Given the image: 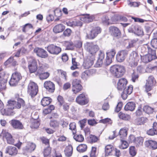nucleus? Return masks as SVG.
<instances>
[{
    "instance_id": "nucleus-1",
    "label": "nucleus",
    "mask_w": 157,
    "mask_h": 157,
    "mask_svg": "<svg viewBox=\"0 0 157 157\" xmlns=\"http://www.w3.org/2000/svg\"><path fill=\"white\" fill-rule=\"evenodd\" d=\"M16 100H10L8 101V104L6 105V109L4 110V105L2 102L0 100V110L1 113L3 111L5 114L11 115L13 113V110L15 108L19 109L21 106L25 105L24 101L21 98H16Z\"/></svg>"
},
{
    "instance_id": "nucleus-2",
    "label": "nucleus",
    "mask_w": 157,
    "mask_h": 157,
    "mask_svg": "<svg viewBox=\"0 0 157 157\" xmlns=\"http://www.w3.org/2000/svg\"><path fill=\"white\" fill-rule=\"evenodd\" d=\"M127 83V81L126 79L122 78L119 79L117 83V90L121 91L123 90L121 97L124 100L126 99L128 95L132 93L133 90V86L131 85L126 87Z\"/></svg>"
},
{
    "instance_id": "nucleus-3",
    "label": "nucleus",
    "mask_w": 157,
    "mask_h": 157,
    "mask_svg": "<svg viewBox=\"0 0 157 157\" xmlns=\"http://www.w3.org/2000/svg\"><path fill=\"white\" fill-rule=\"evenodd\" d=\"M84 48L90 54L89 56L94 57L96 53L99 49L98 45L93 42L86 43L84 44Z\"/></svg>"
},
{
    "instance_id": "nucleus-4",
    "label": "nucleus",
    "mask_w": 157,
    "mask_h": 157,
    "mask_svg": "<svg viewBox=\"0 0 157 157\" xmlns=\"http://www.w3.org/2000/svg\"><path fill=\"white\" fill-rule=\"evenodd\" d=\"M110 71L115 77L119 78L124 75L125 71L124 66L115 65L110 67Z\"/></svg>"
},
{
    "instance_id": "nucleus-5",
    "label": "nucleus",
    "mask_w": 157,
    "mask_h": 157,
    "mask_svg": "<svg viewBox=\"0 0 157 157\" xmlns=\"http://www.w3.org/2000/svg\"><path fill=\"white\" fill-rule=\"evenodd\" d=\"M148 54L141 56L142 61L144 63H147L157 58L155 50L150 48H148Z\"/></svg>"
},
{
    "instance_id": "nucleus-6",
    "label": "nucleus",
    "mask_w": 157,
    "mask_h": 157,
    "mask_svg": "<svg viewBox=\"0 0 157 157\" xmlns=\"http://www.w3.org/2000/svg\"><path fill=\"white\" fill-rule=\"evenodd\" d=\"M28 92L32 98L34 97L38 93V86L37 85L33 82H30L28 86Z\"/></svg>"
},
{
    "instance_id": "nucleus-7",
    "label": "nucleus",
    "mask_w": 157,
    "mask_h": 157,
    "mask_svg": "<svg viewBox=\"0 0 157 157\" xmlns=\"http://www.w3.org/2000/svg\"><path fill=\"white\" fill-rule=\"evenodd\" d=\"M21 78L22 76L21 74L18 72H15L12 75L11 78L9 82V84L11 86H15Z\"/></svg>"
},
{
    "instance_id": "nucleus-8",
    "label": "nucleus",
    "mask_w": 157,
    "mask_h": 157,
    "mask_svg": "<svg viewBox=\"0 0 157 157\" xmlns=\"http://www.w3.org/2000/svg\"><path fill=\"white\" fill-rule=\"evenodd\" d=\"M156 82V81L152 75L149 76L146 80V83L145 86V91L147 92L151 90Z\"/></svg>"
},
{
    "instance_id": "nucleus-9",
    "label": "nucleus",
    "mask_w": 157,
    "mask_h": 157,
    "mask_svg": "<svg viewBox=\"0 0 157 157\" xmlns=\"http://www.w3.org/2000/svg\"><path fill=\"white\" fill-rule=\"evenodd\" d=\"M28 68L30 73H35L37 70V63L36 59L33 58L29 59L28 62Z\"/></svg>"
},
{
    "instance_id": "nucleus-10",
    "label": "nucleus",
    "mask_w": 157,
    "mask_h": 157,
    "mask_svg": "<svg viewBox=\"0 0 157 157\" xmlns=\"http://www.w3.org/2000/svg\"><path fill=\"white\" fill-rule=\"evenodd\" d=\"M47 51L50 53L54 55H58L61 52V48L54 44H50L47 48Z\"/></svg>"
},
{
    "instance_id": "nucleus-11",
    "label": "nucleus",
    "mask_w": 157,
    "mask_h": 157,
    "mask_svg": "<svg viewBox=\"0 0 157 157\" xmlns=\"http://www.w3.org/2000/svg\"><path fill=\"white\" fill-rule=\"evenodd\" d=\"M33 51L38 56L41 58H46L48 56L47 52L43 49L36 48L34 49Z\"/></svg>"
},
{
    "instance_id": "nucleus-12",
    "label": "nucleus",
    "mask_w": 157,
    "mask_h": 157,
    "mask_svg": "<svg viewBox=\"0 0 157 157\" xmlns=\"http://www.w3.org/2000/svg\"><path fill=\"white\" fill-rule=\"evenodd\" d=\"M76 102L78 104L84 105L87 104L88 100L84 93L80 94L77 96L76 99Z\"/></svg>"
},
{
    "instance_id": "nucleus-13",
    "label": "nucleus",
    "mask_w": 157,
    "mask_h": 157,
    "mask_svg": "<svg viewBox=\"0 0 157 157\" xmlns=\"http://www.w3.org/2000/svg\"><path fill=\"white\" fill-rule=\"evenodd\" d=\"M128 54V51L126 50H123L118 52L117 55L116 59L119 62H123Z\"/></svg>"
},
{
    "instance_id": "nucleus-14",
    "label": "nucleus",
    "mask_w": 157,
    "mask_h": 157,
    "mask_svg": "<svg viewBox=\"0 0 157 157\" xmlns=\"http://www.w3.org/2000/svg\"><path fill=\"white\" fill-rule=\"evenodd\" d=\"M104 57V53L101 51H100L98 54V60L94 65L95 67H101L103 63Z\"/></svg>"
},
{
    "instance_id": "nucleus-15",
    "label": "nucleus",
    "mask_w": 157,
    "mask_h": 157,
    "mask_svg": "<svg viewBox=\"0 0 157 157\" xmlns=\"http://www.w3.org/2000/svg\"><path fill=\"white\" fill-rule=\"evenodd\" d=\"M129 138L131 142L135 143L138 146H141L143 144L144 140L141 137L136 138L134 136L131 135L130 136Z\"/></svg>"
},
{
    "instance_id": "nucleus-16",
    "label": "nucleus",
    "mask_w": 157,
    "mask_h": 157,
    "mask_svg": "<svg viewBox=\"0 0 157 157\" xmlns=\"http://www.w3.org/2000/svg\"><path fill=\"white\" fill-rule=\"evenodd\" d=\"M44 87L48 92L53 93L55 90L54 84L50 81H46L44 84Z\"/></svg>"
},
{
    "instance_id": "nucleus-17",
    "label": "nucleus",
    "mask_w": 157,
    "mask_h": 157,
    "mask_svg": "<svg viewBox=\"0 0 157 157\" xmlns=\"http://www.w3.org/2000/svg\"><path fill=\"white\" fill-rule=\"evenodd\" d=\"M95 58L94 56H89L83 65L86 69H88L90 68L94 63Z\"/></svg>"
},
{
    "instance_id": "nucleus-18",
    "label": "nucleus",
    "mask_w": 157,
    "mask_h": 157,
    "mask_svg": "<svg viewBox=\"0 0 157 157\" xmlns=\"http://www.w3.org/2000/svg\"><path fill=\"white\" fill-rule=\"evenodd\" d=\"M5 73L3 72L0 73V90L5 89L6 87L7 80L4 78Z\"/></svg>"
},
{
    "instance_id": "nucleus-19",
    "label": "nucleus",
    "mask_w": 157,
    "mask_h": 157,
    "mask_svg": "<svg viewBox=\"0 0 157 157\" xmlns=\"http://www.w3.org/2000/svg\"><path fill=\"white\" fill-rule=\"evenodd\" d=\"M109 30L111 35L115 37H119L120 36L121 33L119 29L117 27L111 26L109 27Z\"/></svg>"
},
{
    "instance_id": "nucleus-20",
    "label": "nucleus",
    "mask_w": 157,
    "mask_h": 157,
    "mask_svg": "<svg viewBox=\"0 0 157 157\" xmlns=\"http://www.w3.org/2000/svg\"><path fill=\"white\" fill-rule=\"evenodd\" d=\"M133 32L138 36L143 35L144 32L141 27L138 25H133L132 26Z\"/></svg>"
},
{
    "instance_id": "nucleus-21",
    "label": "nucleus",
    "mask_w": 157,
    "mask_h": 157,
    "mask_svg": "<svg viewBox=\"0 0 157 157\" xmlns=\"http://www.w3.org/2000/svg\"><path fill=\"white\" fill-rule=\"evenodd\" d=\"M94 18V16L92 15H90V14H84L81 17L80 20L86 23H89L92 22Z\"/></svg>"
},
{
    "instance_id": "nucleus-22",
    "label": "nucleus",
    "mask_w": 157,
    "mask_h": 157,
    "mask_svg": "<svg viewBox=\"0 0 157 157\" xmlns=\"http://www.w3.org/2000/svg\"><path fill=\"white\" fill-rule=\"evenodd\" d=\"M146 147L153 150L157 148V142L152 140L146 141L145 142Z\"/></svg>"
},
{
    "instance_id": "nucleus-23",
    "label": "nucleus",
    "mask_w": 157,
    "mask_h": 157,
    "mask_svg": "<svg viewBox=\"0 0 157 157\" xmlns=\"http://www.w3.org/2000/svg\"><path fill=\"white\" fill-rule=\"evenodd\" d=\"M11 124L13 127L15 129H22L23 126L22 123L19 121L16 120H12L11 121Z\"/></svg>"
},
{
    "instance_id": "nucleus-24",
    "label": "nucleus",
    "mask_w": 157,
    "mask_h": 157,
    "mask_svg": "<svg viewBox=\"0 0 157 157\" xmlns=\"http://www.w3.org/2000/svg\"><path fill=\"white\" fill-rule=\"evenodd\" d=\"M48 68V65L46 63H39V66L37 67V71L35 75L44 72L45 70Z\"/></svg>"
},
{
    "instance_id": "nucleus-25",
    "label": "nucleus",
    "mask_w": 157,
    "mask_h": 157,
    "mask_svg": "<svg viewBox=\"0 0 157 157\" xmlns=\"http://www.w3.org/2000/svg\"><path fill=\"white\" fill-rule=\"evenodd\" d=\"M17 152V150L16 147L13 146H9L6 148V153L11 155H15Z\"/></svg>"
},
{
    "instance_id": "nucleus-26",
    "label": "nucleus",
    "mask_w": 157,
    "mask_h": 157,
    "mask_svg": "<svg viewBox=\"0 0 157 157\" xmlns=\"http://www.w3.org/2000/svg\"><path fill=\"white\" fill-rule=\"evenodd\" d=\"M136 107V104L134 102H128L124 106V109L126 111H133Z\"/></svg>"
},
{
    "instance_id": "nucleus-27",
    "label": "nucleus",
    "mask_w": 157,
    "mask_h": 157,
    "mask_svg": "<svg viewBox=\"0 0 157 157\" xmlns=\"http://www.w3.org/2000/svg\"><path fill=\"white\" fill-rule=\"evenodd\" d=\"M65 29L64 25L61 24H59L55 26L53 28V31L55 33L63 32Z\"/></svg>"
},
{
    "instance_id": "nucleus-28",
    "label": "nucleus",
    "mask_w": 157,
    "mask_h": 157,
    "mask_svg": "<svg viewBox=\"0 0 157 157\" xmlns=\"http://www.w3.org/2000/svg\"><path fill=\"white\" fill-rule=\"evenodd\" d=\"M3 138L6 139L8 143L10 144H13L14 140L11 135L8 132H6L3 136Z\"/></svg>"
},
{
    "instance_id": "nucleus-29",
    "label": "nucleus",
    "mask_w": 157,
    "mask_h": 157,
    "mask_svg": "<svg viewBox=\"0 0 157 157\" xmlns=\"http://www.w3.org/2000/svg\"><path fill=\"white\" fill-rule=\"evenodd\" d=\"M147 120L146 117H139L136 119L135 123L137 125L143 124L147 122Z\"/></svg>"
},
{
    "instance_id": "nucleus-30",
    "label": "nucleus",
    "mask_w": 157,
    "mask_h": 157,
    "mask_svg": "<svg viewBox=\"0 0 157 157\" xmlns=\"http://www.w3.org/2000/svg\"><path fill=\"white\" fill-rule=\"evenodd\" d=\"M64 151L66 156L68 157L71 156L73 153V147L71 145H69L67 147Z\"/></svg>"
},
{
    "instance_id": "nucleus-31",
    "label": "nucleus",
    "mask_w": 157,
    "mask_h": 157,
    "mask_svg": "<svg viewBox=\"0 0 157 157\" xmlns=\"http://www.w3.org/2000/svg\"><path fill=\"white\" fill-rule=\"evenodd\" d=\"M99 140V138L92 135H90L89 137L88 138V141L91 144L97 142Z\"/></svg>"
},
{
    "instance_id": "nucleus-32",
    "label": "nucleus",
    "mask_w": 157,
    "mask_h": 157,
    "mask_svg": "<svg viewBox=\"0 0 157 157\" xmlns=\"http://www.w3.org/2000/svg\"><path fill=\"white\" fill-rule=\"evenodd\" d=\"M52 100V99L49 97H44L41 100V104L43 106H45L49 104Z\"/></svg>"
},
{
    "instance_id": "nucleus-33",
    "label": "nucleus",
    "mask_w": 157,
    "mask_h": 157,
    "mask_svg": "<svg viewBox=\"0 0 157 157\" xmlns=\"http://www.w3.org/2000/svg\"><path fill=\"white\" fill-rule=\"evenodd\" d=\"M36 76L38 75L41 80H44L47 79L49 76V73L48 72H43L38 74L35 75Z\"/></svg>"
},
{
    "instance_id": "nucleus-34",
    "label": "nucleus",
    "mask_w": 157,
    "mask_h": 157,
    "mask_svg": "<svg viewBox=\"0 0 157 157\" xmlns=\"http://www.w3.org/2000/svg\"><path fill=\"white\" fill-rule=\"evenodd\" d=\"M119 134L121 139H124V138L127 136V131L126 129L121 128L120 130Z\"/></svg>"
},
{
    "instance_id": "nucleus-35",
    "label": "nucleus",
    "mask_w": 157,
    "mask_h": 157,
    "mask_svg": "<svg viewBox=\"0 0 157 157\" xmlns=\"http://www.w3.org/2000/svg\"><path fill=\"white\" fill-rule=\"evenodd\" d=\"M87 149V146L85 144H81L77 147V150L80 152L85 151Z\"/></svg>"
},
{
    "instance_id": "nucleus-36",
    "label": "nucleus",
    "mask_w": 157,
    "mask_h": 157,
    "mask_svg": "<svg viewBox=\"0 0 157 157\" xmlns=\"http://www.w3.org/2000/svg\"><path fill=\"white\" fill-rule=\"evenodd\" d=\"M118 116L120 119L124 120H128L130 118L129 115L125 114L121 112H120L118 113Z\"/></svg>"
},
{
    "instance_id": "nucleus-37",
    "label": "nucleus",
    "mask_w": 157,
    "mask_h": 157,
    "mask_svg": "<svg viewBox=\"0 0 157 157\" xmlns=\"http://www.w3.org/2000/svg\"><path fill=\"white\" fill-rule=\"evenodd\" d=\"M114 149L112 145H107L105 149L106 155H108L110 154Z\"/></svg>"
},
{
    "instance_id": "nucleus-38",
    "label": "nucleus",
    "mask_w": 157,
    "mask_h": 157,
    "mask_svg": "<svg viewBox=\"0 0 157 157\" xmlns=\"http://www.w3.org/2000/svg\"><path fill=\"white\" fill-rule=\"evenodd\" d=\"M51 148L49 147H47L44 149V157H49L51 153Z\"/></svg>"
},
{
    "instance_id": "nucleus-39",
    "label": "nucleus",
    "mask_w": 157,
    "mask_h": 157,
    "mask_svg": "<svg viewBox=\"0 0 157 157\" xmlns=\"http://www.w3.org/2000/svg\"><path fill=\"white\" fill-rule=\"evenodd\" d=\"M106 53L107 56L113 58L116 54V51L114 49H111L108 50Z\"/></svg>"
},
{
    "instance_id": "nucleus-40",
    "label": "nucleus",
    "mask_w": 157,
    "mask_h": 157,
    "mask_svg": "<svg viewBox=\"0 0 157 157\" xmlns=\"http://www.w3.org/2000/svg\"><path fill=\"white\" fill-rule=\"evenodd\" d=\"M74 138L76 141L79 142H82L84 140L83 136L80 134H76L74 136Z\"/></svg>"
},
{
    "instance_id": "nucleus-41",
    "label": "nucleus",
    "mask_w": 157,
    "mask_h": 157,
    "mask_svg": "<svg viewBox=\"0 0 157 157\" xmlns=\"http://www.w3.org/2000/svg\"><path fill=\"white\" fill-rule=\"evenodd\" d=\"M36 145L32 143H29L26 146V149L30 151H33L36 148Z\"/></svg>"
},
{
    "instance_id": "nucleus-42",
    "label": "nucleus",
    "mask_w": 157,
    "mask_h": 157,
    "mask_svg": "<svg viewBox=\"0 0 157 157\" xmlns=\"http://www.w3.org/2000/svg\"><path fill=\"white\" fill-rule=\"evenodd\" d=\"M72 65L71 67V69L74 70L78 68L77 66L78 63L76 61V59L75 58H72Z\"/></svg>"
},
{
    "instance_id": "nucleus-43",
    "label": "nucleus",
    "mask_w": 157,
    "mask_h": 157,
    "mask_svg": "<svg viewBox=\"0 0 157 157\" xmlns=\"http://www.w3.org/2000/svg\"><path fill=\"white\" fill-rule=\"evenodd\" d=\"M143 109V111L147 114L152 113L153 111V109L147 105L144 106Z\"/></svg>"
},
{
    "instance_id": "nucleus-44",
    "label": "nucleus",
    "mask_w": 157,
    "mask_h": 157,
    "mask_svg": "<svg viewBox=\"0 0 157 157\" xmlns=\"http://www.w3.org/2000/svg\"><path fill=\"white\" fill-rule=\"evenodd\" d=\"M82 88L81 85L72 86V90L75 94H76L80 91L82 90Z\"/></svg>"
},
{
    "instance_id": "nucleus-45",
    "label": "nucleus",
    "mask_w": 157,
    "mask_h": 157,
    "mask_svg": "<svg viewBox=\"0 0 157 157\" xmlns=\"http://www.w3.org/2000/svg\"><path fill=\"white\" fill-rule=\"evenodd\" d=\"M124 140V139H121V144L120 146V148L122 149H126L128 146V143Z\"/></svg>"
},
{
    "instance_id": "nucleus-46",
    "label": "nucleus",
    "mask_w": 157,
    "mask_h": 157,
    "mask_svg": "<svg viewBox=\"0 0 157 157\" xmlns=\"http://www.w3.org/2000/svg\"><path fill=\"white\" fill-rule=\"evenodd\" d=\"M50 125L51 127L56 128L59 127V123L56 121L52 120H51L50 122Z\"/></svg>"
},
{
    "instance_id": "nucleus-47",
    "label": "nucleus",
    "mask_w": 157,
    "mask_h": 157,
    "mask_svg": "<svg viewBox=\"0 0 157 157\" xmlns=\"http://www.w3.org/2000/svg\"><path fill=\"white\" fill-rule=\"evenodd\" d=\"M69 129L72 131L73 134L76 133V124L74 122L71 123L69 125Z\"/></svg>"
},
{
    "instance_id": "nucleus-48",
    "label": "nucleus",
    "mask_w": 157,
    "mask_h": 157,
    "mask_svg": "<svg viewBox=\"0 0 157 157\" xmlns=\"http://www.w3.org/2000/svg\"><path fill=\"white\" fill-rule=\"evenodd\" d=\"M94 31L92 29V30L90 31V33L89 34H87L86 37L90 39H93L96 36L95 34Z\"/></svg>"
},
{
    "instance_id": "nucleus-49",
    "label": "nucleus",
    "mask_w": 157,
    "mask_h": 157,
    "mask_svg": "<svg viewBox=\"0 0 157 157\" xmlns=\"http://www.w3.org/2000/svg\"><path fill=\"white\" fill-rule=\"evenodd\" d=\"M40 124V123L36 119H34L32 123L31 127L32 128H37Z\"/></svg>"
},
{
    "instance_id": "nucleus-50",
    "label": "nucleus",
    "mask_w": 157,
    "mask_h": 157,
    "mask_svg": "<svg viewBox=\"0 0 157 157\" xmlns=\"http://www.w3.org/2000/svg\"><path fill=\"white\" fill-rule=\"evenodd\" d=\"M57 100L60 106H62L63 104L65 103L64 99L63 97L60 95H59L57 97Z\"/></svg>"
},
{
    "instance_id": "nucleus-51",
    "label": "nucleus",
    "mask_w": 157,
    "mask_h": 157,
    "mask_svg": "<svg viewBox=\"0 0 157 157\" xmlns=\"http://www.w3.org/2000/svg\"><path fill=\"white\" fill-rule=\"evenodd\" d=\"M155 67V66H153L151 64H149L147 66L145 70L147 72H151L154 70Z\"/></svg>"
},
{
    "instance_id": "nucleus-52",
    "label": "nucleus",
    "mask_w": 157,
    "mask_h": 157,
    "mask_svg": "<svg viewBox=\"0 0 157 157\" xmlns=\"http://www.w3.org/2000/svg\"><path fill=\"white\" fill-rule=\"evenodd\" d=\"M102 22L104 24L109 25V19L108 16H104L102 18Z\"/></svg>"
},
{
    "instance_id": "nucleus-53",
    "label": "nucleus",
    "mask_w": 157,
    "mask_h": 157,
    "mask_svg": "<svg viewBox=\"0 0 157 157\" xmlns=\"http://www.w3.org/2000/svg\"><path fill=\"white\" fill-rule=\"evenodd\" d=\"M129 152L130 155L133 156L136 155V152L134 146H131L129 147Z\"/></svg>"
},
{
    "instance_id": "nucleus-54",
    "label": "nucleus",
    "mask_w": 157,
    "mask_h": 157,
    "mask_svg": "<svg viewBox=\"0 0 157 157\" xmlns=\"http://www.w3.org/2000/svg\"><path fill=\"white\" fill-rule=\"evenodd\" d=\"M81 81L79 79H75L73 80L72 82V86H75L78 85H81L80 83Z\"/></svg>"
},
{
    "instance_id": "nucleus-55",
    "label": "nucleus",
    "mask_w": 157,
    "mask_h": 157,
    "mask_svg": "<svg viewBox=\"0 0 157 157\" xmlns=\"http://www.w3.org/2000/svg\"><path fill=\"white\" fill-rule=\"evenodd\" d=\"M100 122L104 124L108 123L110 124L112 123V121L110 119L108 118L102 119L100 121Z\"/></svg>"
},
{
    "instance_id": "nucleus-56",
    "label": "nucleus",
    "mask_w": 157,
    "mask_h": 157,
    "mask_svg": "<svg viewBox=\"0 0 157 157\" xmlns=\"http://www.w3.org/2000/svg\"><path fill=\"white\" fill-rule=\"evenodd\" d=\"M55 15L57 17H60L62 15L61 11L58 9H57L54 11Z\"/></svg>"
},
{
    "instance_id": "nucleus-57",
    "label": "nucleus",
    "mask_w": 157,
    "mask_h": 157,
    "mask_svg": "<svg viewBox=\"0 0 157 157\" xmlns=\"http://www.w3.org/2000/svg\"><path fill=\"white\" fill-rule=\"evenodd\" d=\"M88 77V75L87 71L83 72L81 74V78L84 81L86 80Z\"/></svg>"
},
{
    "instance_id": "nucleus-58",
    "label": "nucleus",
    "mask_w": 157,
    "mask_h": 157,
    "mask_svg": "<svg viewBox=\"0 0 157 157\" xmlns=\"http://www.w3.org/2000/svg\"><path fill=\"white\" fill-rule=\"evenodd\" d=\"M92 29L95 33V34L96 36H97L98 34L100 33L101 31V29L99 27H98L94 28Z\"/></svg>"
},
{
    "instance_id": "nucleus-59",
    "label": "nucleus",
    "mask_w": 157,
    "mask_h": 157,
    "mask_svg": "<svg viewBox=\"0 0 157 157\" xmlns=\"http://www.w3.org/2000/svg\"><path fill=\"white\" fill-rule=\"evenodd\" d=\"M96 148L92 147V150L90 154V157H96Z\"/></svg>"
},
{
    "instance_id": "nucleus-60",
    "label": "nucleus",
    "mask_w": 157,
    "mask_h": 157,
    "mask_svg": "<svg viewBox=\"0 0 157 157\" xmlns=\"http://www.w3.org/2000/svg\"><path fill=\"white\" fill-rule=\"evenodd\" d=\"M151 44L153 48H157V39H152L151 42Z\"/></svg>"
},
{
    "instance_id": "nucleus-61",
    "label": "nucleus",
    "mask_w": 157,
    "mask_h": 157,
    "mask_svg": "<svg viewBox=\"0 0 157 157\" xmlns=\"http://www.w3.org/2000/svg\"><path fill=\"white\" fill-rule=\"evenodd\" d=\"M71 29H67L63 32V34L65 36H68L71 35Z\"/></svg>"
},
{
    "instance_id": "nucleus-62",
    "label": "nucleus",
    "mask_w": 157,
    "mask_h": 157,
    "mask_svg": "<svg viewBox=\"0 0 157 157\" xmlns=\"http://www.w3.org/2000/svg\"><path fill=\"white\" fill-rule=\"evenodd\" d=\"M122 106V102H119L115 109V112H119L121 109Z\"/></svg>"
},
{
    "instance_id": "nucleus-63",
    "label": "nucleus",
    "mask_w": 157,
    "mask_h": 157,
    "mask_svg": "<svg viewBox=\"0 0 157 157\" xmlns=\"http://www.w3.org/2000/svg\"><path fill=\"white\" fill-rule=\"evenodd\" d=\"M137 41V40H131L129 43V44L127 47L129 48L133 47L134 46L135 44Z\"/></svg>"
},
{
    "instance_id": "nucleus-64",
    "label": "nucleus",
    "mask_w": 157,
    "mask_h": 157,
    "mask_svg": "<svg viewBox=\"0 0 157 157\" xmlns=\"http://www.w3.org/2000/svg\"><path fill=\"white\" fill-rule=\"evenodd\" d=\"M112 58L107 56L105 61L104 62L105 64L106 65H109L112 62Z\"/></svg>"
}]
</instances>
